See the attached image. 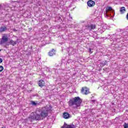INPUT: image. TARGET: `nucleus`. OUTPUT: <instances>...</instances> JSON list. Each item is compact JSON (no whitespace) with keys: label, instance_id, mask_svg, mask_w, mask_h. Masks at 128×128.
Instances as JSON below:
<instances>
[{"label":"nucleus","instance_id":"obj_1","mask_svg":"<svg viewBox=\"0 0 128 128\" xmlns=\"http://www.w3.org/2000/svg\"><path fill=\"white\" fill-rule=\"evenodd\" d=\"M52 112V106L48 105L44 108H42L38 110L39 114H34V112H32L29 116L28 118L25 120L24 121L30 120V122H34V120H44V118H46L48 116V112Z\"/></svg>","mask_w":128,"mask_h":128},{"label":"nucleus","instance_id":"obj_2","mask_svg":"<svg viewBox=\"0 0 128 128\" xmlns=\"http://www.w3.org/2000/svg\"><path fill=\"white\" fill-rule=\"evenodd\" d=\"M82 100L78 96L75 97L69 100V106L73 108L80 110V104Z\"/></svg>","mask_w":128,"mask_h":128},{"label":"nucleus","instance_id":"obj_3","mask_svg":"<svg viewBox=\"0 0 128 128\" xmlns=\"http://www.w3.org/2000/svg\"><path fill=\"white\" fill-rule=\"evenodd\" d=\"M10 2H11V4L16 2L15 4H16V6L15 5L14 6V8H22L26 5V2L32 4V0H18V1L17 2L10 0Z\"/></svg>","mask_w":128,"mask_h":128},{"label":"nucleus","instance_id":"obj_4","mask_svg":"<svg viewBox=\"0 0 128 128\" xmlns=\"http://www.w3.org/2000/svg\"><path fill=\"white\" fill-rule=\"evenodd\" d=\"M10 10V4H0V13L2 14L3 10H6V12H8Z\"/></svg>","mask_w":128,"mask_h":128},{"label":"nucleus","instance_id":"obj_5","mask_svg":"<svg viewBox=\"0 0 128 128\" xmlns=\"http://www.w3.org/2000/svg\"><path fill=\"white\" fill-rule=\"evenodd\" d=\"M8 40V34H4L2 36V38L0 39V44H6V42Z\"/></svg>","mask_w":128,"mask_h":128},{"label":"nucleus","instance_id":"obj_6","mask_svg":"<svg viewBox=\"0 0 128 128\" xmlns=\"http://www.w3.org/2000/svg\"><path fill=\"white\" fill-rule=\"evenodd\" d=\"M81 92L82 94L86 95L88 94H90V90L86 88H82L81 90Z\"/></svg>","mask_w":128,"mask_h":128},{"label":"nucleus","instance_id":"obj_7","mask_svg":"<svg viewBox=\"0 0 128 128\" xmlns=\"http://www.w3.org/2000/svg\"><path fill=\"white\" fill-rule=\"evenodd\" d=\"M87 4L90 8H92V6L96 5V2L93 0H90L88 2Z\"/></svg>","mask_w":128,"mask_h":128},{"label":"nucleus","instance_id":"obj_8","mask_svg":"<svg viewBox=\"0 0 128 128\" xmlns=\"http://www.w3.org/2000/svg\"><path fill=\"white\" fill-rule=\"evenodd\" d=\"M63 118L66 120H68V118H72V116L68 112H64L63 114Z\"/></svg>","mask_w":128,"mask_h":128},{"label":"nucleus","instance_id":"obj_9","mask_svg":"<svg viewBox=\"0 0 128 128\" xmlns=\"http://www.w3.org/2000/svg\"><path fill=\"white\" fill-rule=\"evenodd\" d=\"M45 84L46 83L44 82V80H40L38 82V84L39 86H40V88H42V86H44Z\"/></svg>","mask_w":128,"mask_h":128},{"label":"nucleus","instance_id":"obj_10","mask_svg":"<svg viewBox=\"0 0 128 128\" xmlns=\"http://www.w3.org/2000/svg\"><path fill=\"white\" fill-rule=\"evenodd\" d=\"M9 44H11L12 46H16V44H18V41H14L12 40H10V42H8Z\"/></svg>","mask_w":128,"mask_h":128},{"label":"nucleus","instance_id":"obj_11","mask_svg":"<svg viewBox=\"0 0 128 128\" xmlns=\"http://www.w3.org/2000/svg\"><path fill=\"white\" fill-rule=\"evenodd\" d=\"M54 54H56V50L54 49L48 52V56H54Z\"/></svg>","mask_w":128,"mask_h":128},{"label":"nucleus","instance_id":"obj_12","mask_svg":"<svg viewBox=\"0 0 128 128\" xmlns=\"http://www.w3.org/2000/svg\"><path fill=\"white\" fill-rule=\"evenodd\" d=\"M6 26H2L0 28V32H6Z\"/></svg>","mask_w":128,"mask_h":128},{"label":"nucleus","instance_id":"obj_13","mask_svg":"<svg viewBox=\"0 0 128 128\" xmlns=\"http://www.w3.org/2000/svg\"><path fill=\"white\" fill-rule=\"evenodd\" d=\"M120 12L121 14H124L126 12V8L125 7H122L120 8Z\"/></svg>","mask_w":128,"mask_h":128},{"label":"nucleus","instance_id":"obj_14","mask_svg":"<svg viewBox=\"0 0 128 128\" xmlns=\"http://www.w3.org/2000/svg\"><path fill=\"white\" fill-rule=\"evenodd\" d=\"M31 104L32 106H38V104H40V102L38 101H31Z\"/></svg>","mask_w":128,"mask_h":128},{"label":"nucleus","instance_id":"obj_15","mask_svg":"<svg viewBox=\"0 0 128 128\" xmlns=\"http://www.w3.org/2000/svg\"><path fill=\"white\" fill-rule=\"evenodd\" d=\"M112 7H106V14H108V12H110V10H112Z\"/></svg>","mask_w":128,"mask_h":128},{"label":"nucleus","instance_id":"obj_16","mask_svg":"<svg viewBox=\"0 0 128 128\" xmlns=\"http://www.w3.org/2000/svg\"><path fill=\"white\" fill-rule=\"evenodd\" d=\"M88 28H90V30H94V28H96V25L92 24L88 26Z\"/></svg>","mask_w":128,"mask_h":128},{"label":"nucleus","instance_id":"obj_17","mask_svg":"<svg viewBox=\"0 0 128 128\" xmlns=\"http://www.w3.org/2000/svg\"><path fill=\"white\" fill-rule=\"evenodd\" d=\"M4 70V66H0V72H2Z\"/></svg>","mask_w":128,"mask_h":128},{"label":"nucleus","instance_id":"obj_18","mask_svg":"<svg viewBox=\"0 0 128 128\" xmlns=\"http://www.w3.org/2000/svg\"><path fill=\"white\" fill-rule=\"evenodd\" d=\"M124 128H128V124H124Z\"/></svg>","mask_w":128,"mask_h":128},{"label":"nucleus","instance_id":"obj_19","mask_svg":"<svg viewBox=\"0 0 128 128\" xmlns=\"http://www.w3.org/2000/svg\"><path fill=\"white\" fill-rule=\"evenodd\" d=\"M102 64H103V66H106V62H102Z\"/></svg>","mask_w":128,"mask_h":128},{"label":"nucleus","instance_id":"obj_20","mask_svg":"<svg viewBox=\"0 0 128 128\" xmlns=\"http://www.w3.org/2000/svg\"><path fill=\"white\" fill-rule=\"evenodd\" d=\"M2 59L0 58V64H2Z\"/></svg>","mask_w":128,"mask_h":128},{"label":"nucleus","instance_id":"obj_21","mask_svg":"<svg viewBox=\"0 0 128 128\" xmlns=\"http://www.w3.org/2000/svg\"><path fill=\"white\" fill-rule=\"evenodd\" d=\"M90 54H92V49L90 48Z\"/></svg>","mask_w":128,"mask_h":128},{"label":"nucleus","instance_id":"obj_22","mask_svg":"<svg viewBox=\"0 0 128 128\" xmlns=\"http://www.w3.org/2000/svg\"><path fill=\"white\" fill-rule=\"evenodd\" d=\"M14 32H16V29H14Z\"/></svg>","mask_w":128,"mask_h":128},{"label":"nucleus","instance_id":"obj_23","mask_svg":"<svg viewBox=\"0 0 128 128\" xmlns=\"http://www.w3.org/2000/svg\"><path fill=\"white\" fill-rule=\"evenodd\" d=\"M2 50H0V52Z\"/></svg>","mask_w":128,"mask_h":128}]
</instances>
